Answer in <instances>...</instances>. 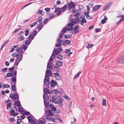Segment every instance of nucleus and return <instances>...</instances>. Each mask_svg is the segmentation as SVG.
Wrapping results in <instances>:
<instances>
[{
	"mask_svg": "<svg viewBox=\"0 0 124 124\" xmlns=\"http://www.w3.org/2000/svg\"><path fill=\"white\" fill-rule=\"evenodd\" d=\"M9 96L12 100H13L14 99L15 100H19V96L16 93H14L13 95L12 93L10 94Z\"/></svg>",
	"mask_w": 124,
	"mask_h": 124,
	"instance_id": "f257e3e1",
	"label": "nucleus"
},
{
	"mask_svg": "<svg viewBox=\"0 0 124 124\" xmlns=\"http://www.w3.org/2000/svg\"><path fill=\"white\" fill-rule=\"evenodd\" d=\"M117 62L121 64H124V55L119 57L117 60Z\"/></svg>",
	"mask_w": 124,
	"mask_h": 124,
	"instance_id": "f03ea898",
	"label": "nucleus"
},
{
	"mask_svg": "<svg viewBox=\"0 0 124 124\" xmlns=\"http://www.w3.org/2000/svg\"><path fill=\"white\" fill-rule=\"evenodd\" d=\"M49 77L47 75H46L45 76V78L44 79V82L46 86H48L49 84Z\"/></svg>",
	"mask_w": 124,
	"mask_h": 124,
	"instance_id": "7ed1b4c3",
	"label": "nucleus"
},
{
	"mask_svg": "<svg viewBox=\"0 0 124 124\" xmlns=\"http://www.w3.org/2000/svg\"><path fill=\"white\" fill-rule=\"evenodd\" d=\"M76 6L74 3L72 2H71L68 5V8L69 9H71L72 8H75Z\"/></svg>",
	"mask_w": 124,
	"mask_h": 124,
	"instance_id": "20e7f679",
	"label": "nucleus"
},
{
	"mask_svg": "<svg viewBox=\"0 0 124 124\" xmlns=\"http://www.w3.org/2000/svg\"><path fill=\"white\" fill-rule=\"evenodd\" d=\"M53 67V63L52 62L48 61L47 65V68L50 70H52Z\"/></svg>",
	"mask_w": 124,
	"mask_h": 124,
	"instance_id": "39448f33",
	"label": "nucleus"
},
{
	"mask_svg": "<svg viewBox=\"0 0 124 124\" xmlns=\"http://www.w3.org/2000/svg\"><path fill=\"white\" fill-rule=\"evenodd\" d=\"M23 53L22 54H19L17 57L16 60L19 61H21L23 58Z\"/></svg>",
	"mask_w": 124,
	"mask_h": 124,
	"instance_id": "423d86ee",
	"label": "nucleus"
},
{
	"mask_svg": "<svg viewBox=\"0 0 124 124\" xmlns=\"http://www.w3.org/2000/svg\"><path fill=\"white\" fill-rule=\"evenodd\" d=\"M48 120L50 121L53 122L55 121V120H58L59 121H60V122H61V121H62L61 119L60 118H55V119L53 117H50L48 118Z\"/></svg>",
	"mask_w": 124,
	"mask_h": 124,
	"instance_id": "0eeeda50",
	"label": "nucleus"
},
{
	"mask_svg": "<svg viewBox=\"0 0 124 124\" xmlns=\"http://www.w3.org/2000/svg\"><path fill=\"white\" fill-rule=\"evenodd\" d=\"M57 93L62 94L63 93V91H61V92H59L58 90L56 89L53 90L51 92V93L53 94H55Z\"/></svg>",
	"mask_w": 124,
	"mask_h": 124,
	"instance_id": "6e6552de",
	"label": "nucleus"
},
{
	"mask_svg": "<svg viewBox=\"0 0 124 124\" xmlns=\"http://www.w3.org/2000/svg\"><path fill=\"white\" fill-rule=\"evenodd\" d=\"M10 114L11 116H16L18 113L17 112L15 113V111L13 109H12L10 112Z\"/></svg>",
	"mask_w": 124,
	"mask_h": 124,
	"instance_id": "1a4fd4ad",
	"label": "nucleus"
},
{
	"mask_svg": "<svg viewBox=\"0 0 124 124\" xmlns=\"http://www.w3.org/2000/svg\"><path fill=\"white\" fill-rule=\"evenodd\" d=\"M46 122L45 119L43 118L41 120H39L38 123L39 124H45Z\"/></svg>",
	"mask_w": 124,
	"mask_h": 124,
	"instance_id": "9d476101",
	"label": "nucleus"
},
{
	"mask_svg": "<svg viewBox=\"0 0 124 124\" xmlns=\"http://www.w3.org/2000/svg\"><path fill=\"white\" fill-rule=\"evenodd\" d=\"M79 28V26L78 25H77L75 26L74 28V33L75 34H76L78 32L79 30L78 29Z\"/></svg>",
	"mask_w": 124,
	"mask_h": 124,
	"instance_id": "9b49d317",
	"label": "nucleus"
},
{
	"mask_svg": "<svg viewBox=\"0 0 124 124\" xmlns=\"http://www.w3.org/2000/svg\"><path fill=\"white\" fill-rule=\"evenodd\" d=\"M46 114L47 116H52L53 114L52 112V111L50 110H47L46 111Z\"/></svg>",
	"mask_w": 124,
	"mask_h": 124,
	"instance_id": "f8f14e48",
	"label": "nucleus"
},
{
	"mask_svg": "<svg viewBox=\"0 0 124 124\" xmlns=\"http://www.w3.org/2000/svg\"><path fill=\"white\" fill-rule=\"evenodd\" d=\"M51 86L52 87H54L56 85L57 83L56 81L53 80H52L51 82Z\"/></svg>",
	"mask_w": 124,
	"mask_h": 124,
	"instance_id": "ddd939ff",
	"label": "nucleus"
},
{
	"mask_svg": "<svg viewBox=\"0 0 124 124\" xmlns=\"http://www.w3.org/2000/svg\"><path fill=\"white\" fill-rule=\"evenodd\" d=\"M18 48L16 49V52L19 53H22L23 52V48L22 47H18Z\"/></svg>",
	"mask_w": 124,
	"mask_h": 124,
	"instance_id": "4468645a",
	"label": "nucleus"
},
{
	"mask_svg": "<svg viewBox=\"0 0 124 124\" xmlns=\"http://www.w3.org/2000/svg\"><path fill=\"white\" fill-rule=\"evenodd\" d=\"M15 106L17 107H18L20 106H21L20 102L19 101H16L15 102Z\"/></svg>",
	"mask_w": 124,
	"mask_h": 124,
	"instance_id": "2eb2a0df",
	"label": "nucleus"
},
{
	"mask_svg": "<svg viewBox=\"0 0 124 124\" xmlns=\"http://www.w3.org/2000/svg\"><path fill=\"white\" fill-rule=\"evenodd\" d=\"M21 114L24 115H28L30 114V112L25 111H23V110L21 112Z\"/></svg>",
	"mask_w": 124,
	"mask_h": 124,
	"instance_id": "dca6fc26",
	"label": "nucleus"
},
{
	"mask_svg": "<svg viewBox=\"0 0 124 124\" xmlns=\"http://www.w3.org/2000/svg\"><path fill=\"white\" fill-rule=\"evenodd\" d=\"M46 75H49L50 76H52V73L51 71L49 70H47L46 72Z\"/></svg>",
	"mask_w": 124,
	"mask_h": 124,
	"instance_id": "f3484780",
	"label": "nucleus"
},
{
	"mask_svg": "<svg viewBox=\"0 0 124 124\" xmlns=\"http://www.w3.org/2000/svg\"><path fill=\"white\" fill-rule=\"evenodd\" d=\"M101 6V5H96L93 8V11L97 10Z\"/></svg>",
	"mask_w": 124,
	"mask_h": 124,
	"instance_id": "a211bd4d",
	"label": "nucleus"
},
{
	"mask_svg": "<svg viewBox=\"0 0 124 124\" xmlns=\"http://www.w3.org/2000/svg\"><path fill=\"white\" fill-rule=\"evenodd\" d=\"M55 54L56 55H57L59 54L60 52L62 51V49L61 48H59L55 50Z\"/></svg>",
	"mask_w": 124,
	"mask_h": 124,
	"instance_id": "6ab92c4d",
	"label": "nucleus"
},
{
	"mask_svg": "<svg viewBox=\"0 0 124 124\" xmlns=\"http://www.w3.org/2000/svg\"><path fill=\"white\" fill-rule=\"evenodd\" d=\"M111 3H107L106 5L104 6L105 8L104 9V10H106L108 9L109 7L110 6Z\"/></svg>",
	"mask_w": 124,
	"mask_h": 124,
	"instance_id": "aec40b11",
	"label": "nucleus"
},
{
	"mask_svg": "<svg viewBox=\"0 0 124 124\" xmlns=\"http://www.w3.org/2000/svg\"><path fill=\"white\" fill-rule=\"evenodd\" d=\"M43 97L44 99L46 100H48L49 99V96L46 94H44Z\"/></svg>",
	"mask_w": 124,
	"mask_h": 124,
	"instance_id": "412c9836",
	"label": "nucleus"
},
{
	"mask_svg": "<svg viewBox=\"0 0 124 124\" xmlns=\"http://www.w3.org/2000/svg\"><path fill=\"white\" fill-rule=\"evenodd\" d=\"M27 118L29 123L31 122L32 121H34L33 120V118L31 116H29L27 117Z\"/></svg>",
	"mask_w": 124,
	"mask_h": 124,
	"instance_id": "4be33fe9",
	"label": "nucleus"
},
{
	"mask_svg": "<svg viewBox=\"0 0 124 124\" xmlns=\"http://www.w3.org/2000/svg\"><path fill=\"white\" fill-rule=\"evenodd\" d=\"M70 49H67L65 50V53L67 54V55L70 56V54H72V52H70Z\"/></svg>",
	"mask_w": 124,
	"mask_h": 124,
	"instance_id": "5701e85b",
	"label": "nucleus"
},
{
	"mask_svg": "<svg viewBox=\"0 0 124 124\" xmlns=\"http://www.w3.org/2000/svg\"><path fill=\"white\" fill-rule=\"evenodd\" d=\"M55 58V55L54 54H53V53L52 54V55L50 57L49 60V61L50 62H52L54 58Z\"/></svg>",
	"mask_w": 124,
	"mask_h": 124,
	"instance_id": "b1692460",
	"label": "nucleus"
},
{
	"mask_svg": "<svg viewBox=\"0 0 124 124\" xmlns=\"http://www.w3.org/2000/svg\"><path fill=\"white\" fill-rule=\"evenodd\" d=\"M29 31L30 29L29 28H28L25 29V35L26 36H27L28 35Z\"/></svg>",
	"mask_w": 124,
	"mask_h": 124,
	"instance_id": "393cba45",
	"label": "nucleus"
},
{
	"mask_svg": "<svg viewBox=\"0 0 124 124\" xmlns=\"http://www.w3.org/2000/svg\"><path fill=\"white\" fill-rule=\"evenodd\" d=\"M80 21V24L82 25H83L84 23H87V21L85 19H82L81 21Z\"/></svg>",
	"mask_w": 124,
	"mask_h": 124,
	"instance_id": "a878e982",
	"label": "nucleus"
},
{
	"mask_svg": "<svg viewBox=\"0 0 124 124\" xmlns=\"http://www.w3.org/2000/svg\"><path fill=\"white\" fill-rule=\"evenodd\" d=\"M45 94H48L49 93V90L46 88H44L43 90Z\"/></svg>",
	"mask_w": 124,
	"mask_h": 124,
	"instance_id": "bb28decb",
	"label": "nucleus"
},
{
	"mask_svg": "<svg viewBox=\"0 0 124 124\" xmlns=\"http://www.w3.org/2000/svg\"><path fill=\"white\" fill-rule=\"evenodd\" d=\"M7 109H11V106L12 105V103H11V102H10L8 103H7Z\"/></svg>",
	"mask_w": 124,
	"mask_h": 124,
	"instance_id": "cd10ccee",
	"label": "nucleus"
},
{
	"mask_svg": "<svg viewBox=\"0 0 124 124\" xmlns=\"http://www.w3.org/2000/svg\"><path fill=\"white\" fill-rule=\"evenodd\" d=\"M24 37L22 35H21L19 36L18 39L20 41H23L24 40Z\"/></svg>",
	"mask_w": 124,
	"mask_h": 124,
	"instance_id": "c85d7f7f",
	"label": "nucleus"
},
{
	"mask_svg": "<svg viewBox=\"0 0 124 124\" xmlns=\"http://www.w3.org/2000/svg\"><path fill=\"white\" fill-rule=\"evenodd\" d=\"M62 63L61 61H57L56 63V65L58 67H61L62 65Z\"/></svg>",
	"mask_w": 124,
	"mask_h": 124,
	"instance_id": "c756f323",
	"label": "nucleus"
},
{
	"mask_svg": "<svg viewBox=\"0 0 124 124\" xmlns=\"http://www.w3.org/2000/svg\"><path fill=\"white\" fill-rule=\"evenodd\" d=\"M37 13L43 15L45 14V12H44L43 10H39L38 11Z\"/></svg>",
	"mask_w": 124,
	"mask_h": 124,
	"instance_id": "7c9ffc66",
	"label": "nucleus"
},
{
	"mask_svg": "<svg viewBox=\"0 0 124 124\" xmlns=\"http://www.w3.org/2000/svg\"><path fill=\"white\" fill-rule=\"evenodd\" d=\"M19 46L18 45H15L13 46V48H11V50L9 51L10 52H11L15 50L14 48L16 47H18Z\"/></svg>",
	"mask_w": 124,
	"mask_h": 124,
	"instance_id": "2f4dec72",
	"label": "nucleus"
},
{
	"mask_svg": "<svg viewBox=\"0 0 124 124\" xmlns=\"http://www.w3.org/2000/svg\"><path fill=\"white\" fill-rule=\"evenodd\" d=\"M82 73V72L81 71L79 72L78 73L76 74L74 77V79H76L78 78L79 76V75Z\"/></svg>",
	"mask_w": 124,
	"mask_h": 124,
	"instance_id": "473e14b6",
	"label": "nucleus"
},
{
	"mask_svg": "<svg viewBox=\"0 0 124 124\" xmlns=\"http://www.w3.org/2000/svg\"><path fill=\"white\" fill-rule=\"evenodd\" d=\"M107 20V18L105 16L104 19H102L101 21V23L102 24H104L105 23V21Z\"/></svg>",
	"mask_w": 124,
	"mask_h": 124,
	"instance_id": "72a5a7b5",
	"label": "nucleus"
},
{
	"mask_svg": "<svg viewBox=\"0 0 124 124\" xmlns=\"http://www.w3.org/2000/svg\"><path fill=\"white\" fill-rule=\"evenodd\" d=\"M11 89L13 91L16 92V85H11Z\"/></svg>",
	"mask_w": 124,
	"mask_h": 124,
	"instance_id": "f704fd0d",
	"label": "nucleus"
},
{
	"mask_svg": "<svg viewBox=\"0 0 124 124\" xmlns=\"http://www.w3.org/2000/svg\"><path fill=\"white\" fill-rule=\"evenodd\" d=\"M10 87V85H7L5 83H3V84L2 87L4 88H8Z\"/></svg>",
	"mask_w": 124,
	"mask_h": 124,
	"instance_id": "c9c22d12",
	"label": "nucleus"
},
{
	"mask_svg": "<svg viewBox=\"0 0 124 124\" xmlns=\"http://www.w3.org/2000/svg\"><path fill=\"white\" fill-rule=\"evenodd\" d=\"M42 20V17L41 16H40L37 19V21L39 23H41Z\"/></svg>",
	"mask_w": 124,
	"mask_h": 124,
	"instance_id": "e433bc0d",
	"label": "nucleus"
},
{
	"mask_svg": "<svg viewBox=\"0 0 124 124\" xmlns=\"http://www.w3.org/2000/svg\"><path fill=\"white\" fill-rule=\"evenodd\" d=\"M17 72L16 71H14L13 72L11 73V76L14 77L16 75Z\"/></svg>",
	"mask_w": 124,
	"mask_h": 124,
	"instance_id": "4c0bfd02",
	"label": "nucleus"
},
{
	"mask_svg": "<svg viewBox=\"0 0 124 124\" xmlns=\"http://www.w3.org/2000/svg\"><path fill=\"white\" fill-rule=\"evenodd\" d=\"M34 36L32 34H30L28 37L29 39L31 40V41L33 39Z\"/></svg>",
	"mask_w": 124,
	"mask_h": 124,
	"instance_id": "58836bf2",
	"label": "nucleus"
},
{
	"mask_svg": "<svg viewBox=\"0 0 124 124\" xmlns=\"http://www.w3.org/2000/svg\"><path fill=\"white\" fill-rule=\"evenodd\" d=\"M68 28L65 27L62 29V32L65 33L68 30Z\"/></svg>",
	"mask_w": 124,
	"mask_h": 124,
	"instance_id": "ea45409f",
	"label": "nucleus"
},
{
	"mask_svg": "<svg viewBox=\"0 0 124 124\" xmlns=\"http://www.w3.org/2000/svg\"><path fill=\"white\" fill-rule=\"evenodd\" d=\"M31 41V40L28 39L25 42V44L26 45H29L30 44Z\"/></svg>",
	"mask_w": 124,
	"mask_h": 124,
	"instance_id": "a19ab883",
	"label": "nucleus"
},
{
	"mask_svg": "<svg viewBox=\"0 0 124 124\" xmlns=\"http://www.w3.org/2000/svg\"><path fill=\"white\" fill-rule=\"evenodd\" d=\"M102 105L103 106H106V100L105 99H103L102 100Z\"/></svg>",
	"mask_w": 124,
	"mask_h": 124,
	"instance_id": "79ce46f5",
	"label": "nucleus"
},
{
	"mask_svg": "<svg viewBox=\"0 0 124 124\" xmlns=\"http://www.w3.org/2000/svg\"><path fill=\"white\" fill-rule=\"evenodd\" d=\"M52 99L53 101L55 103H57V102L56 101V99H55V96L54 95L52 97Z\"/></svg>",
	"mask_w": 124,
	"mask_h": 124,
	"instance_id": "37998d69",
	"label": "nucleus"
},
{
	"mask_svg": "<svg viewBox=\"0 0 124 124\" xmlns=\"http://www.w3.org/2000/svg\"><path fill=\"white\" fill-rule=\"evenodd\" d=\"M37 22H35L32 24L30 25V27L31 28H32L35 25L37 24Z\"/></svg>",
	"mask_w": 124,
	"mask_h": 124,
	"instance_id": "c03bdc74",
	"label": "nucleus"
},
{
	"mask_svg": "<svg viewBox=\"0 0 124 124\" xmlns=\"http://www.w3.org/2000/svg\"><path fill=\"white\" fill-rule=\"evenodd\" d=\"M18 111L19 112H21L23 110V108H22L21 105L20 106H19V107H18Z\"/></svg>",
	"mask_w": 124,
	"mask_h": 124,
	"instance_id": "a18cd8bd",
	"label": "nucleus"
},
{
	"mask_svg": "<svg viewBox=\"0 0 124 124\" xmlns=\"http://www.w3.org/2000/svg\"><path fill=\"white\" fill-rule=\"evenodd\" d=\"M12 81L13 83H15V84H16V76L15 77H13L12 78Z\"/></svg>",
	"mask_w": 124,
	"mask_h": 124,
	"instance_id": "49530a36",
	"label": "nucleus"
},
{
	"mask_svg": "<svg viewBox=\"0 0 124 124\" xmlns=\"http://www.w3.org/2000/svg\"><path fill=\"white\" fill-rule=\"evenodd\" d=\"M45 106L46 108L48 107V103L46 101H44Z\"/></svg>",
	"mask_w": 124,
	"mask_h": 124,
	"instance_id": "de8ad7c7",
	"label": "nucleus"
},
{
	"mask_svg": "<svg viewBox=\"0 0 124 124\" xmlns=\"http://www.w3.org/2000/svg\"><path fill=\"white\" fill-rule=\"evenodd\" d=\"M72 37L71 35H64V38L65 39H68Z\"/></svg>",
	"mask_w": 124,
	"mask_h": 124,
	"instance_id": "09e8293b",
	"label": "nucleus"
},
{
	"mask_svg": "<svg viewBox=\"0 0 124 124\" xmlns=\"http://www.w3.org/2000/svg\"><path fill=\"white\" fill-rule=\"evenodd\" d=\"M43 26V24L42 23H40L38 26V29L39 30H40L42 28Z\"/></svg>",
	"mask_w": 124,
	"mask_h": 124,
	"instance_id": "8fccbe9b",
	"label": "nucleus"
},
{
	"mask_svg": "<svg viewBox=\"0 0 124 124\" xmlns=\"http://www.w3.org/2000/svg\"><path fill=\"white\" fill-rule=\"evenodd\" d=\"M19 54L16 52L12 54V56L14 57H17Z\"/></svg>",
	"mask_w": 124,
	"mask_h": 124,
	"instance_id": "3c124183",
	"label": "nucleus"
},
{
	"mask_svg": "<svg viewBox=\"0 0 124 124\" xmlns=\"http://www.w3.org/2000/svg\"><path fill=\"white\" fill-rule=\"evenodd\" d=\"M57 58L58 59L61 60L62 59V56L60 54H59L57 55Z\"/></svg>",
	"mask_w": 124,
	"mask_h": 124,
	"instance_id": "603ef678",
	"label": "nucleus"
},
{
	"mask_svg": "<svg viewBox=\"0 0 124 124\" xmlns=\"http://www.w3.org/2000/svg\"><path fill=\"white\" fill-rule=\"evenodd\" d=\"M74 24H73L70 22V23H69L68 24L67 26L70 27H72V26H74Z\"/></svg>",
	"mask_w": 124,
	"mask_h": 124,
	"instance_id": "864d4df0",
	"label": "nucleus"
},
{
	"mask_svg": "<svg viewBox=\"0 0 124 124\" xmlns=\"http://www.w3.org/2000/svg\"><path fill=\"white\" fill-rule=\"evenodd\" d=\"M28 47V46L27 45H26L25 44L24 45H23L22 47L23 49L24 50H26Z\"/></svg>",
	"mask_w": 124,
	"mask_h": 124,
	"instance_id": "5fc2aeb1",
	"label": "nucleus"
},
{
	"mask_svg": "<svg viewBox=\"0 0 124 124\" xmlns=\"http://www.w3.org/2000/svg\"><path fill=\"white\" fill-rule=\"evenodd\" d=\"M80 15V13L79 12L75 14L74 15V16L76 17H78L79 18V17Z\"/></svg>",
	"mask_w": 124,
	"mask_h": 124,
	"instance_id": "6e6d98bb",
	"label": "nucleus"
},
{
	"mask_svg": "<svg viewBox=\"0 0 124 124\" xmlns=\"http://www.w3.org/2000/svg\"><path fill=\"white\" fill-rule=\"evenodd\" d=\"M66 8H67L66 5H65L64 6H63V7L61 9L62 11H65V10Z\"/></svg>",
	"mask_w": 124,
	"mask_h": 124,
	"instance_id": "4d7b16f0",
	"label": "nucleus"
},
{
	"mask_svg": "<svg viewBox=\"0 0 124 124\" xmlns=\"http://www.w3.org/2000/svg\"><path fill=\"white\" fill-rule=\"evenodd\" d=\"M62 101L61 99H60L58 101V103L59 104L61 105H62Z\"/></svg>",
	"mask_w": 124,
	"mask_h": 124,
	"instance_id": "13d9d810",
	"label": "nucleus"
},
{
	"mask_svg": "<svg viewBox=\"0 0 124 124\" xmlns=\"http://www.w3.org/2000/svg\"><path fill=\"white\" fill-rule=\"evenodd\" d=\"M54 16V14L53 13H52L50 14L49 16V18L50 19H51L53 18Z\"/></svg>",
	"mask_w": 124,
	"mask_h": 124,
	"instance_id": "bf43d9fd",
	"label": "nucleus"
},
{
	"mask_svg": "<svg viewBox=\"0 0 124 124\" xmlns=\"http://www.w3.org/2000/svg\"><path fill=\"white\" fill-rule=\"evenodd\" d=\"M48 18H47L45 19L44 20L43 22V24H46V23L48 22Z\"/></svg>",
	"mask_w": 124,
	"mask_h": 124,
	"instance_id": "052dcab7",
	"label": "nucleus"
},
{
	"mask_svg": "<svg viewBox=\"0 0 124 124\" xmlns=\"http://www.w3.org/2000/svg\"><path fill=\"white\" fill-rule=\"evenodd\" d=\"M93 45L92 44H88V46H87L86 48L88 49L91 48L93 47Z\"/></svg>",
	"mask_w": 124,
	"mask_h": 124,
	"instance_id": "680f3d73",
	"label": "nucleus"
},
{
	"mask_svg": "<svg viewBox=\"0 0 124 124\" xmlns=\"http://www.w3.org/2000/svg\"><path fill=\"white\" fill-rule=\"evenodd\" d=\"M37 30H35L33 32L32 34L33 35V36H35L37 34Z\"/></svg>",
	"mask_w": 124,
	"mask_h": 124,
	"instance_id": "e2e57ef3",
	"label": "nucleus"
},
{
	"mask_svg": "<svg viewBox=\"0 0 124 124\" xmlns=\"http://www.w3.org/2000/svg\"><path fill=\"white\" fill-rule=\"evenodd\" d=\"M8 69L7 68H5L1 69V71L2 72H5Z\"/></svg>",
	"mask_w": 124,
	"mask_h": 124,
	"instance_id": "0e129e2a",
	"label": "nucleus"
},
{
	"mask_svg": "<svg viewBox=\"0 0 124 124\" xmlns=\"http://www.w3.org/2000/svg\"><path fill=\"white\" fill-rule=\"evenodd\" d=\"M21 122V119H19L17 120V124H20Z\"/></svg>",
	"mask_w": 124,
	"mask_h": 124,
	"instance_id": "69168bd1",
	"label": "nucleus"
},
{
	"mask_svg": "<svg viewBox=\"0 0 124 124\" xmlns=\"http://www.w3.org/2000/svg\"><path fill=\"white\" fill-rule=\"evenodd\" d=\"M70 22L73 24H76L77 23L74 19L71 20L70 21Z\"/></svg>",
	"mask_w": 124,
	"mask_h": 124,
	"instance_id": "338daca9",
	"label": "nucleus"
},
{
	"mask_svg": "<svg viewBox=\"0 0 124 124\" xmlns=\"http://www.w3.org/2000/svg\"><path fill=\"white\" fill-rule=\"evenodd\" d=\"M65 42L66 43H67V44H69L70 43V41L68 40H66Z\"/></svg>",
	"mask_w": 124,
	"mask_h": 124,
	"instance_id": "774afa93",
	"label": "nucleus"
}]
</instances>
